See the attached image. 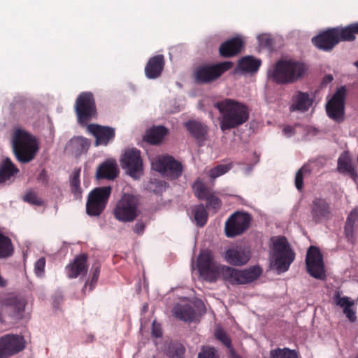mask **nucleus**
<instances>
[{
	"instance_id": "1",
	"label": "nucleus",
	"mask_w": 358,
	"mask_h": 358,
	"mask_svg": "<svg viewBox=\"0 0 358 358\" xmlns=\"http://www.w3.org/2000/svg\"><path fill=\"white\" fill-rule=\"evenodd\" d=\"M214 107L220 114V127L222 131L243 125L250 117L248 106L235 99H224L215 103Z\"/></svg>"
},
{
	"instance_id": "2",
	"label": "nucleus",
	"mask_w": 358,
	"mask_h": 358,
	"mask_svg": "<svg viewBox=\"0 0 358 358\" xmlns=\"http://www.w3.org/2000/svg\"><path fill=\"white\" fill-rule=\"evenodd\" d=\"M12 149L17 160L27 164L35 158L39 148L34 136L24 129H17L13 136Z\"/></svg>"
},
{
	"instance_id": "3",
	"label": "nucleus",
	"mask_w": 358,
	"mask_h": 358,
	"mask_svg": "<svg viewBox=\"0 0 358 358\" xmlns=\"http://www.w3.org/2000/svg\"><path fill=\"white\" fill-rule=\"evenodd\" d=\"M306 72L304 64L293 60H280L269 73L270 78L278 84L293 83L301 78Z\"/></svg>"
},
{
	"instance_id": "4",
	"label": "nucleus",
	"mask_w": 358,
	"mask_h": 358,
	"mask_svg": "<svg viewBox=\"0 0 358 358\" xmlns=\"http://www.w3.org/2000/svg\"><path fill=\"white\" fill-rule=\"evenodd\" d=\"M262 273L259 266H254L248 269L238 270L228 266L221 265L219 276L231 285H244L257 280Z\"/></svg>"
},
{
	"instance_id": "5",
	"label": "nucleus",
	"mask_w": 358,
	"mask_h": 358,
	"mask_svg": "<svg viewBox=\"0 0 358 358\" xmlns=\"http://www.w3.org/2000/svg\"><path fill=\"white\" fill-rule=\"evenodd\" d=\"M138 199L130 194H124L117 202L113 214L116 220L122 222L134 221L138 215Z\"/></svg>"
},
{
	"instance_id": "6",
	"label": "nucleus",
	"mask_w": 358,
	"mask_h": 358,
	"mask_svg": "<svg viewBox=\"0 0 358 358\" xmlns=\"http://www.w3.org/2000/svg\"><path fill=\"white\" fill-rule=\"evenodd\" d=\"M75 111L78 122L83 127L87 125V122L96 117V107L92 92H83L78 96L75 103Z\"/></svg>"
},
{
	"instance_id": "7",
	"label": "nucleus",
	"mask_w": 358,
	"mask_h": 358,
	"mask_svg": "<svg viewBox=\"0 0 358 358\" xmlns=\"http://www.w3.org/2000/svg\"><path fill=\"white\" fill-rule=\"evenodd\" d=\"M110 186L96 187L92 189L87 197L86 213L92 217L99 216L105 210L111 194Z\"/></svg>"
},
{
	"instance_id": "8",
	"label": "nucleus",
	"mask_w": 358,
	"mask_h": 358,
	"mask_svg": "<svg viewBox=\"0 0 358 358\" xmlns=\"http://www.w3.org/2000/svg\"><path fill=\"white\" fill-rule=\"evenodd\" d=\"M273 257L276 268L280 272L287 271L294 260L295 253L285 236L278 237L273 243Z\"/></svg>"
},
{
	"instance_id": "9",
	"label": "nucleus",
	"mask_w": 358,
	"mask_h": 358,
	"mask_svg": "<svg viewBox=\"0 0 358 358\" xmlns=\"http://www.w3.org/2000/svg\"><path fill=\"white\" fill-rule=\"evenodd\" d=\"M233 63L229 61L222 62L215 64L199 66L195 71V79L199 83H210L221 77L223 73L231 69Z\"/></svg>"
},
{
	"instance_id": "10",
	"label": "nucleus",
	"mask_w": 358,
	"mask_h": 358,
	"mask_svg": "<svg viewBox=\"0 0 358 358\" xmlns=\"http://www.w3.org/2000/svg\"><path fill=\"white\" fill-rule=\"evenodd\" d=\"M0 306L9 319L17 322L23 317L26 301L22 297L13 294L0 295Z\"/></svg>"
},
{
	"instance_id": "11",
	"label": "nucleus",
	"mask_w": 358,
	"mask_h": 358,
	"mask_svg": "<svg viewBox=\"0 0 358 358\" xmlns=\"http://www.w3.org/2000/svg\"><path fill=\"white\" fill-rule=\"evenodd\" d=\"M152 165L155 171L170 180L178 178L183 171L182 164L171 155L157 157Z\"/></svg>"
},
{
	"instance_id": "12",
	"label": "nucleus",
	"mask_w": 358,
	"mask_h": 358,
	"mask_svg": "<svg viewBox=\"0 0 358 358\" xmlns=\"http://www.w3.org/2000/svg\"><path fill=\"white\" fill-rule=\"evenodd\" d=\"M252 220L248 213L237 211L233 213L225 222V234L234 238L243 234L250 227Z\"/></svg>"
},
{
	"instance_id": "13",
	"label": "nucleus",
	"mask_w": 358,
	"mask_h": 358,
	"mask_svg": "<svg viewBox=\"0 0 358 358\" xmlns=\"http://www.w3.org/2000/svg\"><path fill=\"white\" fill-rule=\"evenodd\" d=\"M221 265L217 264L213 259L212 252L202 250L197 259V267L200 275L210 282H215L219 277Z\"/></svg>"
},
{
	"instance_id": "14",
	"label": "nucleus",
	"mask_w": 358,
	"mask_h": 358,
	"mask_svg": "<svg viewBox=\"0 0 358 358\" xmlns=\"http://www.w3.org/2000/svg\"><path fill=\"white\" fill-rule=\"evenodd\" d=\"M122 169L132 178L137 179L143 173V160L140 150L132 148L125 150L121 157Z\"/></svg>"
},
{
	"instance_id": "15",
	"label": "nucleus",
	"mask_w": 358,
	"mask_h": 358,
	"mask_svg": "<svg viewBox=\"0 0 358 358\" xmlns=\"http://www.w3.org/2000/svg\"><path fill=\"white\" fill-rule=\"evenodd\" d=\"M345 94V87H340L326 105L327 115L337 122L344 120Z\"/></svg>"
},
{
	"instance_id": "16",
	"label": "nucleus",
	"mask_w": 358,
	"mask_h": 358,
	"mask_svg": "<svg viewBox=\"0 0 358 358\" xmlns=\"http://www.w3.org/2000/svg\"><path fill=\"white\" fill-rule=\"evenodd\" d=\"M306 264L309 274L315 278L322 279L324 274L322 255L318 248L310 246L306 254Z\"/></svg>"
},
{
	"instance_id": "17",
	"label": "nucleus",
	"mask_w": 358,
	"mask_h": 358,
	"mask_svg": "<svg viewBox=\"0 0 358 358\" xmlns=\"http://www.w3.org/2000/svg\"><path fill=\"white\" fill-rule=\"evenodd\" d=\"M310 212L313 221L316 224L328 220L332 217L330 203L322 197L313 199L310 206Z\"/></svg>"
},
{
	"instance_id": "18",
	"label": "nucleus",
	"mask_w": 358,
	"mask_h": 358,
	"mask_svg": "<svg viewBox=\"0 0 358 358\" xmlns=\"http://www.w3.org/2000/svg\"><path fill=\"white\" fill-rule=\"evenodd\" d=\"M0 346L7 358L23 350L25 348V341L22 336L6 334L0 338Z\"/></svg>"
},
{
	"instance_id": "19",
	"label": "nucleus",
	"mask_w": 358,
	"mask_h": 358,
	"mask_svg": "<svg viewBox=\"0 0 358 358\" xmlns=\"http://www.w3.org/2000/svg\"><path fill=\"white\" fill-rule=\"evenodd\" d=\"M89 133L95 138V145H107L115 136L114 128L108 126H101L96 124L86 125Z\"/></svg>"
},
{
	"instance_id": "20",
	"label": "nucleus",
	"mask_w": 358,
	"mask_h": 358,
	"mask_svg": "<svg viewBox=\"0 0 358 358\" xmlns=\"http://www.w3.org/2000/svg\"><path fill=\"white\" fill-rule=\"evenodd\" d=\"M335 31L334 28H330L321 32L312 38V43L320 50L331 51L338 43Z\"/></svg>"
},
{
	"instance_id": "21",
	"label": "nucleus",
	"mask_w": 358,
	"mask_h": 358,
	"mask_svg": "<svg viewBox=\"0 0 358 358\" xmlns=\"http://www.w3.org/2000/svg\"><path fill=\"white\" fill-rule=\"evenodd\" d=\"M87 255L83 253L76 256L73 261L66 266L67 276L72 279L85 275L88 271Z\"/></svg>"
},
{
	"instance_id": "22",
	"label": "nucleus",
	"mask_w": 358,
	"mask_h": 358,
	"mask_svg": "<svg viewBox=\"0 0 358 358\" xmlns=\"http://www.w3.org/2000/svg\"><path fill=\"white\" fill-rule=\"evenodd\" d=\"M225 260L231 265L243 266L250 259V252L241 247L228 249L225 252Z\"/></svg>"
},
{
	"instance_id": "23",
	"label": "nucleus",
	"mask_w": 358,
	"mask_h": 358,
	"mask_svg": "<svg viewBox=\"0 0 358 358\" xmlns=\"http://www.w3.org/2000/svg\"><path fill=\"white\" fill-rule=\"evenodd\" d=\"M165 65L164 57L157 55L150 57L145 66V75L148 79H156L161 76Z\"/></svg>"
},
{
	"instance_id": "24",
	"label": "nucleus",
	"mask_w": 358,
	"mask_h": 358,
	"mask_svg": "<svg viewBox=\"0 0 358 358\" xmlns=\"http://www.w3.org/2000/svg\"><path fill=\"white\" fill-rule=\"evenodd\" d=\"M243 45L244 43L241 38L234 37L220 45L219 53L224 58L234 57L241 52Z\"/></svg>"
},
{
	"instance_id": "25",
	"label": "nucleus",
	"mask_w": 358,
	"mask_h": 358,
	"mask_svg": "<svg viewBox=\"0 0 358 358\" xmlns=\"http://www.w3.org/2000/svg\"><path fill=\"white\" fill-rule=\"evenodd\" d=\"M313 102V101L308 93L296 91L292 97L289 108L291 112H306L310 108Z\"/></svg>"
},
{
	"instance_id": "26",
	"label": "nucleus",
	"mask_w": 358,
	"mask_h": 358,
	"mask_svg": "<svg viewBox=\"0 0 358 358\" xmlns=\"http://www.w3.org/2000/svg\"><path fill=\"white\" fill-rule=\"evenodd\" d=\"M185 127L196 141H204L206 140L208 128L203 122L197 120H189L185 123Z\"/></svg>"
},
{
	"instance_id": "27",
	"label": "nucleus",
	"mask_w": 358,
	"mask_h": 358,
	"mask_svg": "<svg viewBox=\"0 0 358 358\" xmlns=\"http://www.w3.org/2000/svg\"><path fill=\"white\" fill-rule=\"evenodd\" d=\"M173 315L183 322H191L196 317L194 308L189 304H176L172 310Z\"/></svg>"
},
{
	"instance_id": "28",
	"label": "nucleus",
	"mask_w": 358,
	"mask_h": 358,
	"mask_svg": "<svg viewBox=\"0 0 358 358\" xmlns=\"http://www.w3.org/2000/svg\"><path fill=\"white\" fill-rule=\"evenodd\" d=\"M19 172V169L9 157H6L0 163V185L10 181Z\"/></svg>"
},
{
	"instance_id": "29",
	"label": "nucleus",
	"mask_w": 358,
	"mask_h": 358,
	"mask_svg": "<svg viewBox=\"0 0 358 358\" xmlns=\"http://www.w3.org/2000/svg\"><path fill=\"white\" fill-rule=\"evenodd\" d=\"M118 174L115 162L107 160L99 165L96 170V177L101 179H115Z\"/></svg>"
},
{
	"instance_id": "30",
	"label": "nucleus",
	"mask_w": 358,
	"mask_h": 358,
	"mask_svg": "<svg viewBox=\"0 0 358 358\" xmlns=\"http://www.w3.org/2000/svg\"><path fill=\"white\" fill-rule=\"evenodd\" d=\"M338 38V43L341 41H353L355 40V34H358V22L350 24L345 27H334Z\"/></svg>"
},
{
	"instance_id": "31",
	"label": "nucleus",
	"mask_w": 358,
	"mask_h": 358,
	"mask_svg": "<svg viewBox=\"0 0 358 358\" xmlns=\"http://www.w3.org/2000/svg\"><path fill=\"white\" fill-rule=\"evenodd\" d=\"M168 134V129L164 126L152 127L147 130L143 140L152 145L160 143L165 136Z\"/></svg>"
},
{
	"instance_id": "32",
	"label": "nucleus",
	"mask_w": 358,
	"mask_h": 358,
	"mask_svg": "<svg viewBox=\"0 0 358 358\" xmlns=\"http://www.w3.org/2000/svg\"><path fill=\"white\" fill-rule=\"evenodd\" d=\"M337 170L339 173L348 174L355 180L358 178V174L352 164L351 159L347 154H342L339 157Z\"/></svg>"
},
{
	"instance_id": "33",
	"label": "nucleus",
	"mask_w": 358,
	"mask_h": 358,
	"mask_svg": "<svg viewBox=\"0 0 358 358\" xmlns=\"http://www.w3.org/2000/svg\"><path fill=\"white\" fill-rule=\"evenodd\" d=\"M90 146V141L83 136H76L72 138L69 143L70 150L76 155H80L86 152Z\"/></svg>"
},
{
	"instance_id": "34",
	"label": "nucleus",
	"mask_w": 358,
	"mask_h": 358,
	"mask_svg": "<svg viewBox=\"0 0 358 358\" xmlns=\"http://www.w3.org/2000/svg\"><path fill=\"white\" fill-rule=\"evenodd\" d=\"M261 65V60L252 56H246L238 61V69L242 71L255 73L258 71Z\"/></svg>"
},
{
	"instance_id": "35",
	"label": "nucleus",
	"mask_w": 358,
	"mask_h": 358,
	"mask_svg": "<svg viewBox=\"0 0 358 358\" xmlns=\"http://www.w3.org/2000/svg\"><path fill=\"white\" fill-rule=\"evenodd\" d=\"M357 217L358 215L356 214L355 210L351 211L350 214L347 218L344 227L345 238H347L348 241L351 243H354L356 240V237L354 234V224Z\"/></svg>"
},
{
	"instance_id": "36",
	"label": "nucleus",
	"mask_w": 358,
	"mask_h": 358,
	"mask_svg": "<svg viewBox=\"0 0 358 358\" xmlns=\"http://www.w3.org/2000/svg\"><path fill=\"white\" fill-rule=\"evenodd\" d=\"M194 195L199 200H204L212 191L206 185L201 178H198L192 185Z\"/></svg>"
},
{
	"instance_id": "37",
	"label": "nucleus",
	"mask_w": 358,
	"mask_h": 358,
	"mask_svg": "<svg viewBox=\"0 0 358 358\" xmlns=\"http://www.w3.org/2000/svg\"><path fill=\"white\" fill-rule=\"evenodd\" d=\"M11 240L0 231V259L8 258L13 255Z\"/></svg>"
},
{
	"instance_id": "38",
	"label": "nucleus",
	"mask_w": 358,
	"mask_h": 358,
	"mask_svg": "<svg viewBox=\"0 0 358 358\" xmlns=\"http://www.w3.org/2000/svg\"><path fill=\"white\" fill-rule=\"evenodd\" d=\"M185 351V348L182 344L171 342L166 350V355L170 358H184Z\"/></svg>"
},
{
	"instance_id": "39",
	"label": "nucleus",
	"mask_w": 358,
	"mask_h": 358,
	"mask_svg": "<svg viewBox=\"0 0 358 358\" xmlns=\"http://www.w3.org/2000/svg\"><path fill=\"white\" fill-rule=\"evenodd\" d=\"M80 170L76 171L70 180L71 192L76 199H80L83 193L80 187Z\"/></svg>"
},
{
	"instance_id": "40",
	"label": "nucleus",
	"mask_w": 358,
	"mask_h": 358,
	"mask_svg": "<svg viewBox=\"0 0 358 358\" xmlns=\"http://www.w3.org/2000/svg\"><path fill=\"white\" fill-rule=\"evenodd\" d=\"M311 171L312 169L308 164H304L297 171L295 176L294 184L299 191H301L303 188V178L309 176Z\"/></svg>"
},
{
	"instance_id": "41",
	"label": "nucleus",
	"mask_w": 358,
	"mask_h": 358,
	"mask_svg": "<svg viewBox=\"0 0 358 358\" xmlns=\"http://www.w3.org/2000/svg\"><path fill=\"white\" fill-rule=\"evenodd\" d=\"M193 212L197 225L199 227H203L208 220V212L204 206L203 204H200L195 206Z\"/></svg>"
},
{
	"instance_id": "42",
	"label": "nucleus",
	"mask_w": 358,
	"mask_h": 358,
	"mask_svg": "<svg viewBox=\"0 0 358 358\" xmlns=\"http://www.w3.org/2000/svg\"><path fill=\"white\" fill-rule=\"evenodd\" d=\"M270 358H299L294 350L277 348L270 351Z\"/></svg>"
},
{
	"instance_id": "43",
	"label": "nucleus",
	"mask_w": 358,
	"mask_h": 358,
	"mask_svg": "<svg viewBox=\"0 0 358 358\" xmlns=\"http://www.w3.org/2000/svg\"><path fill=\"white\" fill-rule=\"evenodd\" d=\"M232 168L231 164H220L217 165L208 171V176L214 180L224 173H227Z\"/></svg>"
},
{
	"instance_id": "44",
	"label": "nucleus",
	"mask_w": 358,
	"mask_h": 358,
	"mask_svg": "<svg viewBox=\"0 0 358 358\" xmlns=\"http://www.w3.org/2000/svg\"><path fill=\"white\" fill-rule=\"evenodd\" d=\"M22 199L24 202L31 205L37 206H42L43 205V199L38 197L36 192L32 189L28 190L23 196Z\"/></svg>"
},
{
	"instance_id": "45",
	"label": "nucleus",
	"mask_w": 358,
	"mask_h": 358,
	"mask_svg": "<svg viewBox=\"0 0 358 358\" xmlns=\"http://www.w3.org/2000/svg\"><path fill=\"white\" fill-rule=\"evenodd\" d=\"M204 200L206 201V207L213 209L215 212L218 211L222 207V201L213 192Z\"/></svg>"
},
{
	"instance_id": "46",
	"label": "nucleus",
	"mask_w": 358,
	"mask_h": 358,
	"mask_svg": "<svg viewBox=\"0 0 358 358\" xmlns=\"http://www.w3.org/2000/svg\"><path fill=\"white\" fill-rule=\"evenodd\" d=\"M215 337L225 345L228 350L233 348L230 337L222 328H217L215 329Z\"/></svg>"
},
{
	"instance_id": "47",
	"label": "nucleus",
	"mask_w": 358,
	"mask_h": 358,
	"mask_svg": "<svg viewBox=\"0 0 358 358\" xmlns=\"http://www.w3.org/2000/svg\"><path fill=\"white\" fill-rule=\"evenodd\" d=\"M334 303L341 307H349L353 306L355 303L353 301L350 300V298L348 296H341V294L339 291H336L333 297Z\"/></svg>"
},
{
	"instance_id": "48",
	"label": "nucleus",
	"mask_w": 358,
	"mask_h": 358,
	"mask_svg": "<svg viewBox=\"0 0 358 358\" xmlns=\"http://www.w3.org/2000/svg\"><path fill=\"white\" fill-rule=\"evenodd\" d=\"M198 358H220V356L214 347L203 346Z\"/></svg>"
},
{
	"instance_id": "49",
	"label": "nucleus",
	"mask_w": 358,
	"mask_h": 358,
	"mask_svg": "<svg viewBox=\"0 0 358 358\" xmlns=\"http://www.w3.org/2000/svg\"><path fill=\"white\" fill-rule=\"evenodd\" d=\"M46 260L42 257L39 258L34 264V272L38 277H41L44 274Z\"/></svg>"
},
{
	"instance_id": "50",
	"label": "nucleus",
	"mask_w": 358,
	"mask_h": 358,
	"mask_svg": "<svg viewBox=\"0 0 358 358\" xmlns=\"http://www.w3.org/2000/svg\"><path fill=\"white\" fill-rule=\"evenodd\" d=\"M259 45L263 47L269 48L272 45L273 41L270 36L266 34H261L258 36Z\"/></svg>"
},
{
	"instance_id": "51",
	"label": "nucleus",
	"mask_w": 358,
	"mask_h": 358,
	"mask_svg": "<svg viewBox=\"0 0 358 358\" xmlns=\"http://www.w3.org/2000/svg\"><path fill=\"white\" fill-rule=\"evenodd\" d=\"M100 274V266L93 267L92 277L90 283V290H92L96 284Z\"/></svg>"
},
{
	"instance_id": "52",
	"label": "nucleus",
	"mask_w": 358,
	"mask_h": 358,
	"mask_svg": "<svg viewBox=\"0 0 358 358\" xmlns=\"http://www.w3.org/2000/svg\"><path fill=\"white\" fill-rule=\"evenodd\" d=\"M343 313L350 322H355L357 320L356 313L352 306L344 307Z\"/></svg>"
},
{
	"instance_id": "53",
	"label": "nucleus",
	"mask_w": 358,
	"mask_h": 358,
	"mask_svg": "<svg viewBox=\"0 0 358 358\" xmlns=\"http://www.w3.org/2000/svg\"><path fill=\"white\" fill-rule=\"evenodd\" d=\"M145 228V225L142 222H138L134 226V231L138 235L143 234Z\"/></svg>"
},
{
	"instance_id": "54",
	"label": "nucleus",
	"mask_w": 358,
	"mask_h": 358,
	"mask_svg": "<svg viewBox=\"0 0 358 358\" xmlns=\"http://www.w3.org/2000/svg\"><path fill=\"white\" fill-rule=\"evenodd\" d=\"M229 358H243L240 355H238L235 349L231 348L229 350Z\"/></svg>"
},
{
	"instance_id": "55",
	"label": "nucleus",
	"mask_w": 358,
	"mask_h": 358,
	"mask_svg": "<svg viewBox=\"0 0 358 358\" xmlns=\"http://www.w3.org/2000/svg\"><path fill=\"white\" fill-rule=\"evenodd\" d=\"M152 333L154 336L155 337H160L162 336V331L160 329L156 327L155 322H153L152 324Z\"/></svg>"
},
{
	"instance_id": "56",
	"label": "nucleus",
	"mask_w": 358,
	"mask_h": 358,
	"mask_svg": "<svg viewBox=\"0 0 358 358\" xmlns=\"http://www.w3.org/2000/svg\"><path fill=\"white\" fill-rule=\"evenodd\" d=\"M333 80V76L330 74L326 75L322 80L323 84H327L331 83Z\"/></svg>"
},
{
	"instance_id": "57",
	"label": "nucleus",
	"mask_w": 358,
	"mask_h": 358,
	"mask_svg": "<svg viewBox=\"0 0 358 358\" xmlns=\"http://www.w3.org/2000/svg\"><path fill=\"white\" fill-rule=\"evenodd\" d=\"M3 313V311L2 310V309L0 310V322L1 323L4 322Z\"/></svg>"
},
{
	"instance_id": "58",
	"label": "nucleus",
	"mask_w": 358,
	"mask_h": 358,
	"mask_svg": "<svg viewBox=\"0 0 358 358\" xmlns=\"http://www.w3.org/2000/svg\"><path fill=\"white\" fill-rule=\"evenodd\" d=\"M285 133H288L292 131V128L290 127H287L283 129Z\"/></svg>"
},
{
	"instance_id": "59",
	"label": "nucleus",
	"mask_w": 358,
	"mask_h": 358,
	"mask_svg": "<svg viewBox=\"0 0 358 358\" xmlns=\"http://www.w3.org/2000/svg\"><path fill=\"white\" fill-rule=\"evenodd\" d=\"M87 283H88V282H86V283H85V286H84V287H83V291H85V289H87Z\"/></svg>"
},
{
	"instance_id": "60",
	"label": "nucleus",
	"mask_w": 358,
	"mask_h": 358,
	"mask_svg": "<svg viewBox=\"0 0 358 358\" xmlns=\"http://www.w3.org/2000/svg\"><path fill=\"white\" fill-rule=\"evenodd\" d=\"M355 65L358 67V60L355 63Z\"/></svg>"
},
{
	"instance_id": "61",
	"label": "nucleus",
	"mask_w": 358,
	"mask_h": 358,
	"mask_svg": "<svg viewBox=\"0 0 358 358\" xmlns=\"http://www.w3.org/2000/svg\"><path fill=\"white\" fill-rule=\"evenodd\" d=\"M45 173V171H43L41 172V173L40 174V177H41V176L43 175V173Z\"/></svg>"
},
{
	"instance_id": "62",
	"label": "nucleus",
	"mask_w": 358,
	"mask_h": 358,
	"mask_svg": "<svg viewBox=\"0 0 358 358\" xmlns=\"http://www.w3.org/2000/svg\"><path fill=\"white\" fill-rule=\"evenodd\" d=\"M356 358H358V355L356 357Z\"/></svg>"
}]
</instances>
